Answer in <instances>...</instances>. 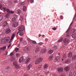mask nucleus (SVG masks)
I'll use <instances>...</instances> for the list:
<instances>
[{
  "mask_svg": "<svg viewBox=\"0 0 76 76\" xmlns=\"http://www.w3.org/2000/svg\"><path fill=\"white\" fill-rule=\"evenodd\" d=\"M70 35H69V34H68L66 35V37H69Z\"/></svg>",
  "mask_w": 76,
  "mask_h": 76,
  "instance_id": "nucleus-49",
  "label": "nucleus"
},
{
  "mask_svg": "<svg viewBox=\"0 0 76 76\" xmlns=\"http://www.w3.org/2000/svg\"><path fill=\"white\" fill-rule=\"evenodd\" d=\"M13 55H14L13 53L12 52L10 54V56H13Z\"/></svg>",
  "mask_w": 76,
  "mask_h": 76,
  "instance_id": "nucleus-42",
  "label": "nucleus"
},
{
  "mask_svg": "<svg viewBox=\"0 0 76 76\" xmlns=\"http://www.w3.org/2000/svg\"><path fill=\"white\" fill-rule=\"evenodd\" d=\"M63 70V68H60L57 69V71L58 72H62Z\"/></svg>",
  "mask_w": 76,
  "mask_h": 76,
  "instance_id": "nucleus-12",
  "label": "nucleus"
},
{
  "mask_svg": "<svg viewBox=\"0 0 76 76\" xmlns=\"http://www.w3.org/2000/svg\"><path fill=\"white\" fill-rule=\"evenodd\" d=\"M7 13H10V10L9 9H7Z\"/></svg>",
  "mask_w": 76,
  "mask_h": 76,
  "instance_id": "nucleus-35",
  "label": "nucleus"
},
{
  "mask_svg": "<svg viewBox=\"0 0 76 76\" xmlns=\"http://www.w3.org/2000/svg\"><path fill=\"white\" fill-rule=\"evenodd\" d=\"M30 60H31V58H28L26 61V63H28L30 61Z\"/></svg>",
  "mask_w": 76,
  "mask_h": 76,
  "instance_id": "nucleus-18",
  "label": "nucleus"
},
{
  "mask_svg": "<svg viewBox=\"0 0 76 76\" xmlns=\"http://www.w3.org/2000/svg\"><path fill=\"white\" fill-rule=\"evenodd\" d=\"M23 33L22 32H20V35H21V36H22V35H23Z\"/></svg>",
  "mask_w": 76,
  "mask_h": 76,
  "instance_id": "nucleus-48",
  "label": "nucleus"
},
{
  "mask_svg": "<svg viewBox=\"0 0 76 76\" xmlns=\"http://www.w3.org/2000/svg\"><path fill=\"white\" fill-rule=\"evenodd\" d=\"M11 46V44H10L8 46V48H10V46Z\"/></svg>",
  "mask_w": 76,
  "mask_h": 76,
  "instance_id": "nucleus-52",
  "label": "nucleus"
},
{
  "mask_svg": "<svg viewBox=\"0 0 76 76\" xmlns=\"http://www.w3.org/2000/svg\"><path fill=\"white\" fill-rule=\"evenodd\" d=\"M18 22L17 21L13 23V26L14 27H17L18 25Z\"/></svg>",
  "mask_w": 76,
  "mask_h": 76,
  "instance_id": "nucleus-8",
  "label": "nucleus"
},
{
  "mask_svg": "<svg viewBox=\"0 0 76 76\" xmlns=\"http://www.w3.org/2000/svg\"><path fill=\"white\" fill-rule=\"evenodd\" d=\"M53 58V56H50L49 58V60L50 61L51 60H52V58Z\"/></svg>",
  "mask_w": 76,
  "mask_h": 76,
  "instance_id": "nucleus-30",
  "label": "nucleus"
},
{
  "mask_svg": "<svg viewBox=\"0 0 76 76\" xmlns=\"http://www.w3.org/2000/svg\"><path fill=\"white\" fill-rule=\"evenodd\" d=\"M14 16L15 18L14 17L13 18H12V22H16L15 21L16 20V18H18V15H14Z\"/></svg>",
  "mask_w": 76,
  "mask_h": 76,
  "instance_id": "nucleus-5",
  "label": "nucleus"
},
{
  "mask_svg": "<svg viewBox=\"0 0 76 76\" xmlns=\"http://www.w3.org/2000/svg\"><path fill=\"white\" fill-rule=\"evenodd\" d=\"M11 61H14L15 60V58L14 57H12L10 58Z\"/></svg>",
  "mask_w": 76,
  "mask_h": 76,
  "instance_id": "nucleus-24",
  "label": "nucleus"
},
{
  "mask_svg": "<svg viewBox=\"0 0 76 76\" xmlns=\"http://www.w3.org/2000/svg\"><path fill=\"white\" fill-rule=\"evenodd\" d=\"M57 57H58L57 56L55 57L54 60V61H55V62L58 61V58Z\"/></svg>",
  "mask_w": 76,
  "mask_h": 76,
  "instance_id": "nucleus-20",
  "label": "nucleus"
},
{
  "mask_svg": "<svg viewBox=\"0 0 76 76\" xmlns=\"http://www.w3.org/2000/svg\"><path fill=\"white\" fill-rule=\"evenodd\" d=\"M46 50L45 49H42L40 52V54H44L45 53H46Z\"/></svg>",
  "mask_w": 76,
  "mask_h": 76,
  "instance_id": "nucleus-9",
  "label": "nucleus"
},
{
  "mask_svg": "<svg viewBox=\"0 0 76 76\" xmlns=\"http://www.w3.org/2000/svg\"><path fill=\"white\" fill-rule=\"evenodd\" d=\"M40 50V47H37L36 48L35 52L36 53H39V52Z\"/></svg>",
  "mask_w": 76,
  "mask_h": 76,
  "instance_id": "nucleus-11",
  "label": "nucleus"
},
{
  "mask_svg": "<svg viewBox=\"0 0 76 76\" xmlns=\"http://www.w3.org/2000/svg\"><path fill=\"white\" fill-rule=\"evenodd\" d=\"M15 13V12L14 11H10V13H11V14H13Z\"/></svg>",
  "mask_w": 76,
  "mask_h": 76,
  "instance_id": "nucleus-39",
  "label": "nucleus"
},
{
  "mask_svg": "<svg viewBox=\"0 0 76 76\" xmlns=\"http://www.w3.org/2000/svg\"><path fill=\"white\" fill-rule=\"evenodd\" d=\"M69 31H70V28L68 29V30L66 31V33H67V32H69Z\"/></svg>",
  "mask_w": 76,
  "mask_h": 76,
  "instance_id": "nucleus-56",
  "label": "nucleus"
},
{
  "mask_svg": "<svg viewBox=\"0 0 76 76\" xmlns=\"http://www.w3.org/2000/svg\"><path fill=\"white\" fill-rule=\"evenodd\" d=\"M41 34H39V37H41Z\"/></svg>",
  "mask_w": 76,
  "mask_h": 76,
  "instance_id": "nucleus-64",
  "label": "nucleus"
},
{
  "mask_svg": "<svg viewBox=\"0 0 76 76\" xmlns=\"http://www.w3.org/2000/svg\"><path fill=\"white\" fill-rule=\"evenodd\" d=\"M73 75L74 76H76V71H75L73 72Z\"/></svg>",
  "mask_w": 76,
  "mask_h": 76,
  "instance_id": "nucleus-41",
  "label": "nucleus"
},
{
  "mask_svg": "<svg viewBox=\"0 0 76 76\" xmlns=\"http://www.w3.org/2000/svg\"><path fill=\"white\" fill-rule=\"evenodd\" d=\"M19 49L18 48H16L15 49V51H16V52H18V50H19Z\"/></svg>",
  "mask_w": 76,
  "mask_h": 76,
  "instance_id": "nucleus-37",
  "label": "nucleus"
},
{
  "mask_svg": "<svg viewBox=\"0 0 76 76\" xmlns=\"http://www.w3.org/2000/svg\"><path fill=\"white\" fill-rule=\"evenodd\" d=\"M53 48H54V50H56V49H57V46H55Z\"/></svg>",
  "mask_w": 76,
  "mask_h": 76,
  "instance_id": "nucleus-46",
  "label": "nucleus"
},
{
  "mask_svg": "<svg viewBox=\"0 0 76 76\" xmlns=\"http://www.w3.org/2000/svg\"><path fill=\"white\" fill-rule=\"evenodd\" d=\"M32 43L34 44H37V42L35 41H33L32 42Z\"/></svg>",
  "mask_w": 76,
  "mask_h": 76,
  "instance_id": "nucleus-38",
  "label": "nucleus"
},
{
  "mask_svg": "<svg viewBox=\"0 0 76 76\" xmlns=\"http://www.w3.org/2000/svg\"><path fill=\"white\" fill-rule=\"evenodd\" d=\"M72 37L73 38H76V33L75 34L72 35Z\"/></svg>",
  "mask_w": 76,
  "mask_h": 76,
  "instance_id": "nucleus-23",
  "label": "nucleus"
},
{
  "mask_svg": "<svg viewBox=\"0 0 76 76\" xmlns=\"http://www.w3.org/2000/svg\"><path fill=\"white\" fill-rule=\"evenodd\" d=\"M43 60V59H42V58H39L36 61L35 64H39V63H40V62H41V61H42Z\"/></svg>",
  "mask_w": 76,
  "mask_h": 76,
  "instance_id": "nucleus-1",
  "label": "nucleus"
},
{
  "mask_svg": "<svg viewBox=\"0 0 76 76\" xmlns=\"http://www.w3.org/2000/svg\"><path fill=\"white\" fill-rule=\"evenodd\" d=\"M7 8H4L3 9L4 11H7Z\"/></svg>",
  "mask_w": 76,
  "mask_h": 76,
  "instance_id": "nucleus-43",
  "label": "nucleus"
},
{
  "mask_svg": "<svg viewBox=\"0 0 76 76\" xmlns=\"http://www.w3.org/2000/svg\"><path fill=\"white\" fill-rule=\"evenodd\" d=\"M29 48H28L27 47H25L23 49L24 50H28Z\"/></svg>",
  "mask_w": 76,
  "mask_h": 76,
  "instance_id": "nucleus-29",
  "label": "nucleus"
},
{
  "mask_svg": "<svg viewBox=\"0 0 76 76\" xmlns=\"http://www.w3.org/2000/svg\"><path fill=\"white\" fill-rule=\"evenodd\" d=\"M5 39V41L7 42H9L10 41V37H8L4 38Z\"/></svg>",
  "mask_w": 76,
  "mask_h": 76,
  "instance_id": "nucleus-7",
  "label": "nucleus"
},
{
  "mask_svg": "<svg viewBox=\"0 0 76 76\" xmlns=\"http://www.w3.org/2000/svg\"><path fill=\"white\" fill-rule=\"evenodd\" d=\"M26 10V7L24 6L23 7V11H25Z\"/></svg>",
  "mask_w": 76,
  "mask_h": 76,
  "instance_id": "nucleus-31",
  "label": "nucleus"
},
{
  "mask_svg": "<svg viewBox=\"0 0 76 76\" xmlns=\"http://www.w3.org/2000/svg\"><path fill=\"white\" fill-rule=\"evenodd\" d=\"M69 41V39H65L64 40V42L65 43H68Z\"/></svg>",
  "mask_w": 76,
  "mask_h": 76,
  "instance_id": "nucleus-19",
  "label": "nucleus"
},
{
  "mask_svg": "<svg viewBox=\"0 0 76 76\" xmlns=\"http://www.w3.org/2000/svg\"><path fill=\"white\" fill-rule=\"evenodd\" d=\"M23 45H26V42L24 41L23 42Z\"/></svg>",
  "mask_w": 76,
  "mask_h": 76,
  "instance_id": "nucleus-44",
  "label": "nucleus"
},
{
  "mask_svg": "<svg viewBox=\"0 0 76 76\" xmlns=\"http://www.w3.org/2000/svg\"><path fill=\"white\" fill-rule=\"evenodd\" d=\"M62 41H63V38H61L58 40V42H62Z\"/></svg>",
  "mask_w": 76,
  "mask_h": 76,
  "instance_id": "nucleus-26",
  "label": "nucleus"
},
{
  "mask_svg": "<svg viewBox=\"0 0 76 76\" xmlns=\"http://www.w3.org/2000/svg\"><path fill=\"white\" fill-rule=\"evenodd\" d=\"M9 68H10V66H8L7 67V69H9Z\"/></svg>",
  "mask_w": 76,
  "mask_h": 76,
  "instance_id": "nucleus-61",
  "label": "nucleus"
},
{
  "mask_svg": "<svg viewBox=\"0 0 76 76\" xmlns=\"http://www.w3.org/2000/svg\"><path fill=\"white\" fill-rule=\"evenodd\" d=\"M61 76H66L65 75V74H61Z\"/></svg>",
  "mask_w": 76,
  "mask_h": 76,
  "instance_id": "nucleus-51",
  "label": "nucleus"
},
{
  "mask_svg": "<svg viewBox=\"0 0 76 76\" xmlns=\"http://www.w3.org/2000/svg\"><path fill=\"white\" fill-rule=\"evenodd\" d=\"M6 48V46L4 47L3 48H0V49L2 50H5Z\"/></svg>",
  "mask_w": 76,
  "mask_h": 76,
  "instance_id": "nucleus-22",
  "label": "nucleus"
},
{
  "mask_svg": "<svg viewBox=\"0 0 76 76\" xmlns=\"http://www.w3.org/2000/svg\"><path fill=\"white\" fill-rule=\"evenodd\" d=\"M38 45H42L43 44V43L42 42H40L38 43Z\"/></svg>",
  "mask_w": 76,
  "mask_h": 76,
  "instance_id": "nucleus-34",
  "label": "nucleus"
},
{
  "mask_svg": "<svg viewBox=\"0 0 76 76\" xmlns=\"http://www.w3.org/2000/svg\"><path fill=\"white\" fill-rule=\"evenodd\" d=\"M24 61H25V59H24L23 57H22L20 58L19 61L20 63H22V62H23Z\"/></svg>",
  "mask_w": 76,
  "mask_h": 76,
  "instance_id": "nucleus-6",
  "label": "nucleus"
},
{
  "mask_svg": "<svg viewBox=\"0 0 76 76\" xmlns=\"http://www.w3.org/2000/svg\"><path fill=\"white\" fill-rule=\"evenodd\" d=\"M10 32H11V30H10V29H9L5 31V32L6 34H9Z\"/></svg>",
  "mask_w": 76,
  "mask_h": 76,
  "instance_id": "nucleus-16",
  "label": "nucleus"
},
{
  "mask_svg": "<svg viewBox=\"0 0 76 76\" xmlns=\"http://www.w3.org/2000/svg\"><path fill=\"white\" fill-rule=\"evenodd\" d=\"M72 53L70 52L69 53L68 57H72Z\"/></svg>",
  "mask_w": 76,
  "mask_h": 76,
  "instance_id": "nucleus-21",
  "label": "nucleus"
},
{
  "mask_svg": "<svg viewBox=\"0 0 76 76\" xmlns=\"http://www.w3.org/2000/svg\"><path fill=\"white\" fill-rule=\"evenodd\" d=\"M30 2L31 3H34V0H30Z\"/></svg>",
  "mask_w": 76,
  "mask_h": 76,
  "instance_id": "nucleus-40",
  "label": "nucleus"
},
{
  "mask_svg": "<svg viewBox=\"0 0 76 76\" xmlns=\"http://www.w3.org/2000/svg\"><path fill=\"white\" fill-rule=\"evenodd\" d=\"M20 20H23V18H22V17H20Z\"/></svg>",
  "mask_w": 76,
  "mask_h": 76,
  "instance_id": "nucleus-47",
  "label": "nucleus"
},
{
  "mask_svg": "<svg viewBox=\"0 0 76 76\" xmlns=\"http://www.w3.org/2000/svg\"><path fill=\"white\" fill-rule=\"evenodd\" d=\"M72 60H76V55H74L72 58Z\"/></svg>",
  "mask_w": 76,
  "mask_h": 76,
  "instance_id": "nucleus-25",
  "label": "nucleus"
},
{
  "mask_svg": "<svg viewBox=\"0 0 76 76\" xmlns=\"http://www.w3.org/2000/svg\"><path fill=\"white\" fill-rule=\"evenodd\" d=\"M13 65L15 66H16V69H19L20 66L18 64V62H15L13 63Z\"/></svg>",
  "mask_w": 76,
  "mask_h": 76,
  "instance_id": "nucleus-2",
  "label": "nucleus"
},
{
  "mask_svg": "<svg viewBox=\"0 0 76 76\" xmlns=\"http://www.w3.org/2000/svg\"><path fill=\"white\" fill-rule=\"evenodd\" d=\"M32 67V65L31 64H30L28 65V66L27 68V70H29L31 69V68Z\"/></svg>",
  "mask_w": 76,
  "mask_h": 76,
  "instance_id": "nucleus-15",
  "label": "nucleus"
},
{
  "mask_svg": "<svg viewBox=\"0 0 76 76\" xmlns=\"http://www.w3.org/2000/svg\"><path fill=\"white\" fill-rule=\"evenodd\" d=\"M73 21H72V23H71V24H70V25L69 26H70L71 25H72V24H73Z\"/></svg>",
  "mask_w": 76,
  "mask_h": 76,
  "instance_id": "nucleus-58",
  "label": "nucleus"
},
{
  "mask_svg": "<svg viewBox=\"0 0 76 76\" xmlns=\"http://www.w3.org/2000/svg\"><path fill=\"white\" fill-rule=\"evenodd\" d=\"M15 34L13 33L12 34V36L11 37V39L9 42V43H11L12 42V41L14 39V38H15Z\"/></svg>",
  "mask_w": 76,
  "mask_h": 76,
  "instance_id": "nucleus-3",
  "label": "nucleus"
},
{
  "mask_svg": "<svg viewBox=\"0 0 76 76\" xmlns=\"http://www.w3.org/2000/svg\"><path fill=\"white\" fill-rule=\"evenodd\" d=\"M47 67H48V65H47V64H46L45 65V66L44 67V69H47Z\"/></svg>",
  "mask_w": 76,
  "mask_h": 76,
  "instance_id": "nucleus-33",
  "label": "nucleus"
},
{
  "mask_svg": "<svg viewBox=\"0 0 76 76\" xmlns=\"http://www.w3.org/2000/svg\"><path fill=\"white\" fill-rule=\"evenodd\" d=\"M22 41V38H21L20 39V41Z\"/></svg>",
  "mask_w": 76,
  "mask_h": 76,
  "instance_id": "nucleus-59",
  "label": "nucleus"
},
{
  "mask_svg": "<svg viewBox=\"0 0 76 76\" xmlns=\"http://www.w3.org/2000/svg\"><path fill=\"white\" fill-rule=\"evenodd\" d=\"M72 33H74L75 32V30H72Z\"/></svg>",
  "mask_w": 76,
  "mask_h": 76,
  "instance_id": "nucleus-50",
  "label": "nucleus"
},
{
  "mask_svg": "<svg viewBox=\"0 0 76 76\" xmlns=\"http://www.w3.org/2000/svg\"><path fill=\"white\" fill-rule=\"evenodd\" d=\"M6 54H8V52L7 51L6 52Z\"/></svg>",
  "mask_w": 76,
  "mask_h": 76,
  "instance_id": "nucleus-63",
  "label": "nucleus"
},
{
  "mask_svg": "<svg viewBox=\"0 0 76 76\" xmlns=\"http://www.w3.org/2000/svg\"><path fill=\"white\" fill-rule=\"evenodd\" d=\"M69 69H70V68L69 67H66L64 68V70L66 72H67L68 70H69Z\"/></svg>",
  "mask_w": 76,
  "mask_h": 76,
  "instance_id": "nucleus-14",
  "label": "nucleus"
},
{
  "mask_svg": "<svg viewBox=\"0 0 76 76\" xmlns=\"http://www.w3.org/2000/svg\"><path fill=\"white\" fill-rule=\"evenodd\" d=\"M45 41L47 42L48 41V39L46 38L45 39Z\"/></svg>",
  "mask_w": 76,
  "mask_h": 76,
  "instance_id": "nucleus-55",
  "label": "nucleus"
},
{
  "mask_svg": "<svg viewBox=\"0 0 76 76\" xmlns=\"http://www.w3.org/2000/svg\"><path fill=\"white\" fill-rule=\"evenodd\" d=\"M20 11H19L18 12V14H20Z\"/></svg>",
  "mask_w": 76,
  "mask_h": 76,
  "instance_id": "nucleus-57",
  "label": "nucleus"
},
{
  "mask_svg": "<svg viewBox=\"0 0 76 76\" xmlns=\"http://www.w3.org/2000/svg\"><path fill=\"white\" fill-rule=\"evenodd\" d=\"M18 29L20 31H23V30L25 29V26H24L22 25L21 27H20Z\"/></svg>",
  "mask_w": 76,
  "mask_h": 76,
  "instance_id": "nucleus-4",
  "label": "nucleus"
},
{
  "mask_svg": "<svg viewBox=\"0 0 76 76\" xmlns=\"http://www.w3.org/2000/svg\"><path fill=\"white\" fill-rule=\"evenodd\" d=\"M8 25V23L7 21H5L3 24L2 26L4 27H6Z\"/></svg>",
  "mask_w": 76,
  "mask_h": 76,
  "instance_id": "nucleus-10",
  "label": "nucleus"
},
{
  "mask_svg": "<svg viewBox=\"0 0 76 76\" xmlns=\"http://www.w3.org/2000/svg\"><path fill=\"white\" fill-rule=\"evenodd\" d=\"M9 14H6L4 15V17L5 18H9Z\"/></svg>",
  "mask_w": 76,
  "mask_h": 76,
  "instance_id": "nucleus-27",
  "label": "nucleus"
},
{
  "mask_svg": "<svg viewBox=\"0 0 76 76\" xmlns=\"http://www.w3.org/2000/svg\"><path fill=\"white\" fill-rule=\"evenodd\" d=\"M70 62V61L69 60H66L65 61L66 63H69Z\"/></svg>",
  "mask_w": 76,
  "mask_h": 76,
  "instance_id": "nucleus-36",
  "label": "nucleus"
},
{
  "mask_svg": "<svg viewBox=\"0 0 76 76\" xmlns=\"http://www.w3.org/2000/svg\"><path fill=\"white\" fill-rule=\"evenodd\" d=\"M19 32H20V31H19L17 33V35H18V34H19Z\"/></svg>",
  "mask_w": 76,
  "mask_h": 76,
  "instance_id": "nucleus-62",
  "label": "nucleus"
},
{
  "mask_svg": "<svg viewBox=\"0 0 76 76\" xmlns=\"http://www.w3.org/2000/svg\"><path fill=\"white\" fill-rule=\"evenodd\" d=\"M3 17L2 15H0V21H1L3 19Z\"/></svg>",
  "mask_w": 76,
  "mask_h": 76,
  "instance_id": "nucleus-28",
  "label": "nucleus"
},
{
  "mask_svg": "<svg viewBox=\"0 0 76 76\" xmlns=\"http://www.w3.org/2000/svg\"><path fill=\"white\" fill-rule=\"evenodd\" d=\"M5 40L4 39V38L3 39H2L1 40V43L2 44H6V42H5Z\"/></svg>",
  "mask_w": 76,
  "mask_h": 76,
  "instance_id": "nucleus-13",
  "label": "nucleus"
},
{
  "mask_svg": "<svg viewBox=\"0 0 76 76\" xmlns=\"http://www.w3.org/2000/svg\"><path fill=\"white\" fill-rule=\"evenodd\" d=\"M68 76H73V74L72 73V72H70Z\"/></svg>",
  "mask_w": 76,
  "mask_h": 76,
  "instance_id": "nucleus-32",
  "label": "nucleus"
},
{
  "mask_svg": "<svg viewBox=\"0 0 76 76\" xmlns=\"http://www.w3.org/2000/svg\"><path fill=\"white\" fill-rule=\"evenodd\" d=\"M16 56L17 57H19L20 56V54H19V53H17L16 54Z\"/></svg>",
  "mask_w": 76,
  "mask_h": 76,
  "instance_id": "nucleus-45",
  "label": "nucleus"
},
{
  "mask_svg": "<svg viewBox=\"0 0 76 76\" xmlns=\"http://www.w3.org/2000/svg\"><path fill=\"white\" fill-rule=\"evenodd\" d=\"M53 50H50L48 51V53L49 54H52L53 53Z\"/></svg>",
  "mask_w": 76,
  "mask_h": 76,
  "instance_id": "nucleus-17",
  "label": "nucleus"
},
{
  "mask_svg": "<svg viewBox=\"0 0 76 76\" xmlns=\"http://www.w3.org/2000/svg\"><path fill=\"white\" fill-rule=\"evenodd\" d=\"M2 7V5H0V8H1Z\"/></svg>",
  "mask_w": 76,
  "mask_h": 76,
  "instance_id": "nucleus-60",
  "label": "nucleus"
},
{
  "mask_svg": "<svg viewBox=\"0 0 76 76\" xmlns=\"http://www.w3.org/2000/svg\"><path fill=\"white\" fill-rule=\"evenodd\" d=\"M53 30H54V31H55L56 30V28H52Z\"/></svg>",
  "mask_w": 76,
  "mask_h": 76,
  "instance_id": "nucleus-54",
  "label": "nucleus"
},
{
  "mask_svg": "<svg viewBox=\"0 0 76 76\" xmlns=\"http://www.w3.org/2000/svg\"><path fill=\"white\" fill-rule=\"evenodd\" d=\"M14 2L15 3H18V1L17 0H16L14 1Z\"/></svg>",
  "mask_w": 76,
  "mask_h": 76,
  "instance_id": "nucleus-53",
  "label": "nucleus"
}]
</instances>
